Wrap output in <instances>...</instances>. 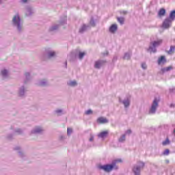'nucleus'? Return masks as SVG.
Instances as JSON below:
<instances>
[{
    "label": "nucleus",
    "instance_id": "nucleus-1",
    "mask_svg": "<svg viewBox=\"0 0 175 175\" xmlns=\"http://www.w3.org/2000/svg\"><path fill=\"white\" fill-rule=\"evenodd\" d=\"M99 169H102L104 172L109 173L111 172L113 169H118V167L116 166V163H113L112 165H100Z\"/></svg>",
    "mask_w": 175,
    "mask_h": 175
},
{
    "label": "nucleus",
    "instance_id": "nucleus-2",
    "mask_svg": "<svg viewBox=\"0 0 175 175\" xmlns=\"http://www.w3.org/2000/svg\"><path fill=\"white\" fill-rule=\"evenodd\" d=\"M143 167H144V163L139 162V165L133 167V172L135 175H140V169H143Z\"/></svg>",
    "mask_w": 175,
    "mask_h": 175
},
{
    "label": "nucleus",
    "instance_id": "nucleus-3",
    "mask_svg": "<svg viewBox=\"0 0 175 175\" xmlns=\"http://www.w3.org/2000/svg\"><path fill=\"white\" fill-rule=\"evenodd\" d=\"M157 107H158V100L155 98L149 111L150 114H154V113H155V111H157Z\"/></svg>",
    "mask_w": 175,
    "mask_h": 175
},
{
    "label": "nucleus",
    "instance_id": "nucleus-4",
    "mask_svg": "<svg viewBox=\"0 0 175 175\" xmlns=\"http://www.w3.org/2000/svg\"><path fill=\"white\" fill-rule=\"evenodd\" d=\"M170 25H172V21L169 18H166L163 21L162 27L163 28L167 29V28L170 27Z\"/></svg>",
    "mask_w": 175,
    "mask_h": 175
},
{
    "label": "nucleus",
    "instance_id": "nucleus-5",
    "mask_svg": "<svg viewBox=\"0 0 175 175\" xmlns=\"http://www.w3.org/2000/svg\"><path fill=\"white\" fill-rule=\"evenodd\" d=\"M12 21L15 25H17L18 29H20V16L18 15L14 16Z\"/></svg>",
    "mask_w": 175,
    "mask_h": 175
},
{
    "label": "nucleus",
    "instance_id": "nucleus-6",
    "mask_svg": "<svg viewBox=\"0 0 175 175\" xmlns=\"http://www.w3.org/2000/svg\"><path fill=\"white\" fill-rule=\"evenodd\" d=\"M97 122L98 124H107V122H109V120H107V119H106V118H98L97 119Z\"/></svg>",
    "mask_w": 175,
    "mask_h": 175
},
{
    "label": "nucleus",
    "instance_id": "nucleus-7",
    "mask_svg": "<svg viewBox=\"0 0 175 175\" xmlns=\"http://www.w3.org/2000/svg\"><path fill=\"white\" fill-rule=\"evenodd\" d=\"M117 29H118L117 25L113 24L109 27V32H111V33H114V32H116Z\"/></svg>",
    "mask_w": 175,
    "mask_h": 175
},
{
    "label": "nucleus",
    "instance_id": "nucleus-8",
    "mask_svg": "<svg viewBox=\"0 0 175 175\" xmlns=\"http://www.w3.org/2000/svg\"><path fill=\"white\" fill-rule=\"evenodd\" d=\"M159 17H162L166 14V10L165 8H161L159 10V13H158Z\"/></svg>",
    "mask_w": 175,
    "mask_h": 175
},
{
    "label": "nucleus",
    "instance_id": "nucleus-9",
    "mask_svg": "<svg viewBox=\"0 0 175 175\" xmlns=\"http://www.w3.org/2000/svg\"><path fill=\"white\" fill-rule=\"evenodd\" d=\"M169 20L171 21H174L175 20V10H173L170 14V18H168Z\"/></svg>",
    "mask_w": 175,
    "mask_h": 175
},
{
    "label": "nucleus",
    "instance_id": "nucleus-10",
    "mask_svg": "<svg viewBox=\"0 0 175 175\" xmlns=\"http://www.w3.org/2000/svg\"><path fill=\"white\" fill-rule=\"evenodd\" d=\"M103 64H105V62L103 61L96 62L94 66L97 69H99V68H100Z\"/></svg>",
    "mask_w": 175,
    "mask_h": 175
},
{
    "label": "nucleus",
    "instance_id": "nucleus-11",
    "mask_svg": "<svg viewBox=\"0 0 175 175\" xmlns=\"http://www.w3.org/2000/svg\"><path fill=\"white\" fill-rule=\"evenodd\" d=\"M153 47H158L159 44H162V40H159L157 41H154L152 43Z\"/></svg>",
    "mask_w": 175,
    "mask_h": 175
},
{
    "label": "nucleus",
    "instance_id": "nucleus-12",
    "mask_svg": "<svg viewBox=\"0 0 175 175\" xmlns=\"http://www.w3.org/2000/svg\"><path fill=\"white\" fill-rule=\"evenodd\" d=\"M165 62H166V59H165V56H161L158 60L159 65H161V64H165Z\"/></svg>",
    "mask_w": 175,
    "mask_h": 175
},
{
    "label": "nucleus",
    "instance_id": "nucleus-13",
    "mask_svg": "<svg viewBox=\"0 0 175 175\" xmlns=\"http://www.w3.org/2000/svg\"><path fill=\"white\" fill-rule=\"evenodd\" d=\"M172 69H173V66H170L168 67L162 68L161 71L163 72V73H165V72H169V70H172Z\"/></svg>",
    "mask_w": 175,
    "mask_h": 175
},
{
    "label": "nucleus",
    "instance_id": "nucleus-14",
    "mask_svg": "<svg viewBox=\"0 0 175 175\" xmlns=\"http://www.w3.org/2000/svg\"><path fill=\"white\" fill-rule=\"evenodd\" d=\"M109 132H107V131H103L101 132L100 134H98V137H106V136H107Z\"/></svg>",
    "mask_w": 175,
    "mask_h": 175
},
{
    "label": "nucleus",
    "instance_id": "nucleus-15",
    "mask_svg": "<svg viewBox=\"0 0 175 175\" xmlns=\"http://www.w3.org/2000/svg\"><path fill=\"white\" fill-rule=\"evenodd\" d=\"M175 46H171L170 50L168 51V54H174Z\"/></svg>",
    "mask_w": 175,
    "mask_h": 175
},
{
    "label": "nucleus",
    "instance_id": "nucleus-16",
    "mask_svg": "<svg viewBox=\"0 0 175 175\" xmlns=\"http://www.w3.org/2000/svg\"><path fill=\"white\" fill-rule=\"evenodd\" d=\"M87 30V26H85V25H83L82 26V27L79 29V32L80 33H83V32H84V31Z\"/></svg>",
    "mask_w": 175,
    "mask_h": 175
},
{
    "label": "nucleus",
    "instance_id": "nucleus-17",
    "mask_svg": "<svg viewBox=\"0 0 175 175\" xmlns=\"http://www.w3.org/2000/svg\"><path fill=\"white\" fill-rule=\"evenodd\" d=\"M163 146H167V144H170V141L169 138H167L164 142H162Z\"/></svg>",
    "mask_w": 175,
    "mask_h": 175
},
{
    "label": "nucleus",
    "instance_id": "nucleus-18",
    "mask_svg": "<svg viewBox=\"0 0 175 175\" xmlns=\"http://www.w3.org/2000/svg\"><path fill=\"white\" fill-rule=\"evenodd\" d=\"M85 55V53L84 52H80L79 54V59H83V57Z\"/></svg>",
    "mask_w": 175,
    "mask_h": 175
},
{
    "label": "nucleus",
    "instance_id": "nucleus-19",
    "mask_svg": "<svg viewBox=\"0 0 175 175\" xmlns=\"http://www.w3.org/2000/svg\"><path fill=\"white\" fill-rule=\"evenodd\" d=\"M117 20L121 25L124 24V21H125L124 18H117Z\"/></svg>",
    "mask_w": 175,
    "mask_h": 175
},
{
    "label": "nucleus",
    "instance_id": "nucleus-20",
    "mask_svg": "<svg viewBox=\"0 0 175 175\" xmlns=\"http://www.w3.org/2000/svg\"><path fill=\"white\" fill-rule=\"evenodd\" d=\"M68 85L71 87H75V85H77V83L75 81H71L68 83Z\"/></svg>",
    "mask_w": 175,
    "mask_h": 175
},
{
    "label": "nucleus",
    "instance_id": "nucleus-21",
    "mask_svg": "<svg viewBox=\"0 0 175 175\" xmlns=\"http://www.w3.org/2000/svg\"><path fill=\"white\" fill-rule=\"evenodd\" d=\"M40 132H42V128L40 127L36 128L34 131V133H39Z\"/></svg>",
    "mask_w": 175,
    "mask_h": 175
},
{
    "label": "nucleus",
    "instance_id": "nucleus-22",
    "mask_svg": "<svg viewBox=\"0 0 175 175\" xmlns=\"http://www.w3.org/2000/svg\"><path fill=\"white\" fill-rule=\"evenodd\" d=\"M123 104L124 105L125 107H128V106H129V100H125L123 101Z\"/></svg>",
    "mask_w": 175,
    "mask_h": 175
},
{
    "label": "nucleus",
    "instance_id": "nucleus-23",
    "mask_svg": "<svg viewBox=\"0 0 175 175\" xmlns=\"http://www.w3.org/2000/svg\"><path fill=\"white\" fill-rule=\"evenodd\" d=\"M170 152V150H169V149H165V150L163 152V155H169Z\"/></svg>",
    "mask_w": 175,
    "mask_h": 175
},
{
    "label": "nucleus",
    "instance_id": "nucleus-24",
    "mask_svg": "<svg viewBox=\"0 0 175 175\" xmlns=\"http://www.w3.org/2000/svg\"><path fill=\"white\" fill-rule=\"evenodd\" d=\"M85 113L86 114V116H90V114H92V110L89 109V110L86 111L85 112Z\"/></svg>",
    "mask_w": 175,
    "mask_h": 175
},
{
    "label": "nucleus",
    "instance_id": "nucleus-25",
    "mask_svg": "<svg viewBox=\"0 0 175 175\" xmlns=\"http://www.w3.org/2000/svg\"><path fill=\"white\" fill-rule=\"evenodd\" d=\"M1 75H2V76H6V75H8V70H2Z\"/></svg>",
    "mask_w": 175,
    "mask_h": 175
},
{
    "label": "nucleus",
    "instance_id": "nucleus-26",
    "mask_svg": "<svg viewBox=\"0 0 175 175\" xmlns=\"http://www.w3.org/2000/svg\"><path fill=\"white\" fill-rule=\"evenodd\" d=\"M55 55V52H50L49 54V58H51V57H54Z\"/></svg>",
    "mask_w": 175,
    "mask_h": 175
},
{
    "label": "nucleus",
    "instance_id": "nucleus-27",
    "mask_svg": "<svg viewBox=\"0 0 175 175\" xmlns=\"http://www.w3.org/2000/svg\"><path fill=\"white\" fill-rule=\"evenodd\" d=\"M119 142H125V135H122L120 139Z\"/></svg>",
    "mask_w": 175,
    "mask_h": 175
},
{
    "label": "nucleus",
    "instance_id": "nucleus-28",
    "mask_svg": "<svg viewBox=\"0 0 175 175\" xmlns=\"http://www.w3.org/2000/svg\"><path fill=\"white\" fill-rule=\"evenodd\" d=\"M72 129H70V128L67 129V135H70V133H72Z\"/></svg>",
    "mask_w": 175,
    "mask_h": 175
},
{
    "label": "nucleus",
    "instance_id": "nucleus-29",
    "mask_svg": "<svg viewBox=\"0 0 175 175\" xmlns=\"http://www.w3.org/2000/svg\"><path fill=\"white\" fill-rule=\"evenodd\" d=\"M142 67L143 69H147V65L146 64H142Z\"/></svg>",
    "mask_w": 175,
    "mask_h": 175
},
{
    "label": "nucleus",
    "instance_id": "nucleus-30",
    "mask_svg": "<svg viewBox=\"0 0 175 175\" xmlns=\"http://www.w3.org/2000/svg\"><path fill=\"white\" fill-rule=\"evenodd\" d=\"M126 133L131 134V133H132V131L128 130V131H126Z\"/></svg>",
    "mask_w": 175,
    "mask_h": 175
},
{
    "label": "nucleus",
    "instance_id": "nucleus-31",
    "mask_svg": "<svg viewBox=\"0 0 175 175\" xmlns=\"http://www.w3.org/2000/svg\"><path fill=\"white\" fill-rule=\"evenodd\" d=\"M90 142H94V137H91L90 138Z\"/></svg>",
    "mask_w": 175,
    "mask_h": 175
},
{
    "label": "nucleus",
    "instance_id": "nucleus-32",
    "mask_svg": "<svg viewBox=\"0 0 175 175\" xmlns=\"http://www.w3.org/2000/svg\"><path fill=\"white\" fill-rule=\"evenodd\" d=\"M116 163L122 162V161L121 159H118V160H116Z\"/></svg>",
    "mask_w": 175,
    "mask_h": 175
},
{
    "label": "nucleus",
    "instance_id": "nucleus-33",
    "mask_svg": "<svg viewBox=\"0 0 175 175\" xmlns=\"http://www.w3.org/2000/svg\"><path fill=\"white\" fill-rule=\"evenodd\" d=\"M126 57H128V54H126L124 57V59H128V58H126Z\"/></svg>",
    "mask_w": 175,
    "mask_h": 175
},
{
    "label": "nucleus",
    "instance_id": "nucleus-34",
    "mask_svg": "<svg viewBox=\"0 0 175 175\" xmlns=\"http://www.w3.org/2000/svg\"><path fill=\"white\" fill-rule=\"evenodd\" d=\"M22 2H23L24 3H27L28 1V0H21Z\"/></svg>",
    "mask_w": 175,
    "mask_h": 175
},
{
    "label": "nucleus",
    "instance_id": "nucleus-35",
    "mask_svg": "<svg viewBox=\"0 0 175 175\" xmlns=\"http://www.w3.org/2000/svg\"><path fill=\"white\" fill-rule=\"evenodd\" d=\"M57 29V27H52L51 29V31H54V29Z\"/></svg>",
    "mask_w": 175,
    "mask_h": 175
},
{
    "label": "nucleus",
    "instance_id": "nucleus-36",
    "mask_svg": "<svg viewBox=\"0 0 175 175\" xmlns=\"http://www.w3.org/2000/svg\"><path fill=\"white\" fill-rule=\"evenodd\" d=\"M62 111H61V110H57V111H56V113H62Z\"/></svg>",
    "mask_w": 175,
    "mask_h": 175
},
{
    "label": "nucleus",
    "instance_id": "nucleus-37",
    "mask_svg": "<svg viewBox=\"0 0 175 175\" xmlns=\"http://www.w3.org/2000/svg\"><path fill=\"white\" fill-rule=\"evenodd\" d=\"M28 75H29V74H28V73H26V76H28Z\"/></svg>",
    "mask_w": 175,
    "mask_h": 175
},
{
    "label": "nucleus",
    "instance_id": "nucleus-38",
    "mask_svg": "<svg viewBox=\"0 0 175 175\" xmlns=\"http://www.w3.org/2000/svg\"><path fill=\"white\" fill-rule=\"evenodd\" d=\"M66 65H67V63L66 62Z\"/></svg>",
    "mask_w": 175,
    "mask_h": 175
}]
</instances>
